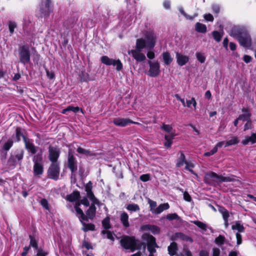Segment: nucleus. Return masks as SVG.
<instances>
[{"mask_svg":"<svg viewBox=\"0 0 256 256\" xmlns=\"http://www.w3.org/2000/svg\"><path fill=\"white\" fill-rule=\"evenodd\" d=\"M230 36L236 38L240 44L246 48L252 46V38L246 29L242 26H234L232 28Z\"/></svg>","mask_w":256,"mask_h":256,"instance_id":"1","label":"nucleus"},{"mask_svg":"<svg viewBox=\"0 0 256 256\" xmlns=\"http://www.w3.org/2000/svg\"><path fill=\"white\" fill-rule=\"evenodd\" d=\"M42 150L40 149V152L34 156L32 162H34L33 174L36 178H40L44 172Z\"/></svg>","mask_w":256,"mask_h":256,"instance_id":"2","label":"nucleus"},{"mask_svg":"<svg viewBox=\"0 0 256 256\" xmlns=\"http://www.w3.org/2000/svg\"><path fill=\"white\" fill-rule=\"evenodd\" d=\"M120 243L123 248L130 250L131 252L140 249L142 246L140 242L136 240L134 237L127 236H123L122 238Z\"/></svg>","mask_w":256,"mask_h":256,"instance_id":"3","label":"nucleus"},{"mask_svg":"<svg viewBox=\"0 0 256 256\" xmlns=\"http://www.w3.org/2000/svg\"><path fill=\"white\" fill-rule=\"evenodd\" d=\"M144 48L145 45L142 38H138L136 41V49L128 50V53L131 54L137 62H140L146 58L145 55L141 52Z\"/></svg>","mask_w":256,"mask_h":256,"instance_id":"4","label":"nucleus"},{"mask_svg":"<svg viewBox=\"0 0 256 256\" xmlns=\"http://www.w3.org/2000/svg\"><path fill=\"white\" fill-rule=\"evenodd\" d=\"M19 62L25 64L30 62V52L28 45L20 46L18 49Z\"/></svg>","mask_w":256,"mask_h":256,"instance_id":"5","label":"nucleus"},{"mask_svg":"<svg viewBox=\"0 0 256 256\" xmlns=\"http://www.w3.org/2000/svg\"><path fill=\"white\" fill-rule=\"evenodd\" d=\"M145 39L142 38L146 49H152L156 44L157 36L153 31L147 32L145 34Z\"/></svg>","mask_w":256,"mask_h":256,"instance_id":"6","label":"nucleus"},{"mask_svg":"<svg viewBox=\"0 0 256 256\" xmlns=\"http://www.w3.org/2000/svg\"><path fill=\"white\" fill-rule=\"evenodd\" d=\"M60 175V164L58 162H54L51 164L48 170V178L57 180Z\"/></svg>","mask_w":256,"mask_h":256,"instance_id":"7","label":"nucleus"},{"mask_svg":"<svg viewBox=\"0 0 256 256\" xmlns=\"http://www.w3.org/2000/svg\"><path fill=\"white\" fill-rule=\"evenodd\" d=\"M101 62L106 66H116V70L118 71H120L122 68V64L120 60H115L104 56L101 58Z\"/></svg>","mask_w":256,"mask_h":256,"instance_id":"8","label":"nucleus"},{"mask_svg":"<svg viewBox=\"0 0 256 256\" xmlns=\"http://www.w3.org/2000/svg\"><path fill=\"white\" fill-rule=\"evenodd\" d=\"M68 167L70 169L72 173L75 172L78 170V162L72 150H69L68 152Z\"/></svg>","mask_w":256,"mask_h":256,"instance_id":"9","label":"nucleus"},{"mask_svg":"<svg viewBox=\"0 0 256 256\" xmlns=\"http://www.w3.org/2000/svg\"><path fill=\"white\" fill-rule=\"evenodd\" d=\"M148 64L150 66L149 75L152 77H156L159 75L160 72V65L158 61L152 62L149 60Z\"/></svg>","mask_w":256,"mask_h":256,"instance_id":"10","label":"nucleus"},{"mask_svg":"<svg viewBox=\"0 0 256 256\" xmlns=\"http://www.w3.org/2000/svg\"><path fill=\"white\" fill-rule=\"evenodd\" d=\"M60 150L56 147L50 146L48 148V158L52 162H58V159L60 156Z\"/></svg>","mask_w":256,"mask_h":256,"instance_id":"11","label":"nucleus"},{"mask_svg":"<svg viewBox=\"0 0 256 256\" xmlns=\"http://www.w3.org/2000/svg\"><path fill=\"white\" fill-rule=\"evenodd\" d=\"M220 175H218L214 172L206 174L204 177L206 183L212 184L214 182H220Z\"/></svg>","mask_w":256,"mask_h":256,"instance_id":"12","label":"nucleus"},{"mask_svg":"<svg viewBox=\"0 0 256 256\" xmlns=\"http://www.w3.org/2000/svg\"><path fill=\"white\" fill-rule=\"evenodd\" d=\"M24 141L26 149L32 154H36L38 151V147L34 145L32 140L24 136Z\"/></svg>","mask_w":256,"mask_h":256,"instance_id":"13","label":"nucleus"},{"mask_svg":"<svg viewBox=\"0 0 256 256\" xmlns=\"http://www.w3.org/2000/svg\"><path fill=\"white\" fill-rule=\"evenodd\" d=\"M113 123L116 126L122 127L126 126L130 124H140V123L133 122L128 118H114L113 120Z\"/></svg>","mask_w":256,"mask_h":256,"instance_id":"14","label":"nucleus"},{"mask_svg":"<svg viewBox=\"0 0 256 256\" xmlns=\"http://www.w3.org/2000/svg\"><path fill=\"white\" fill-rule=\"evenodd\" d=\"M92 183L90 181L85 186V190L86 192V195L88 198H89L92 202L94 204H99V201L97 200L93 192H92Z\"/></svg>","mask_w":256,"mask_h":256,"instance_id":"15","label":"nucleus"},{"mask_svg":"<svg viewBox=\"0 0 256 256\" xmlns=\"http://www.w3.org/2000/svg\"><path fill=\"white\" fill-rule=\"evenodd\" d=\"M176 54L177 63L180 66L185 65L189 60V58L186 56L183 55L178 52H176Z\"/></svg>","mask_w":256,"mask_h":256,"instance_id":"16","label":"nucleus"},{"mask_svg":"<svg viewBox=\"0 0 256 256\" xmlns=\"http://www.w3.org/2000/svg\"><path fill=\"white\" fill-rule=\"evenodd\" d=\"M96 204L92 203V204L91 206H90L86 212V214L85 215V216H86V220H88V218L92 220L94 218V217L96 216V208L94 206Z\"/></svg>","mask_w":256,"mask_h":256,"instance_id":"17","label":"nucleus"},{"mask_svg":"<svg viewBox=\"0 0 256 256\" xmlns=\"http://www.w3.org/2000/svg\"><path fill=\"white\" fill-rule=\"evenodd\" d=\"M128 215L124 212H120V218L121 223L124 228H128L130 226L128 222Z\"/></svg>","mask_w":256,"mask_h":256,"instance_id":"18","label":"nucleus"},{"mask_svg":"<svg viewBox=\"0 0 256 256\" xmlns=\"http://www.w3.org/2000/svg\"><path fill=\"white\" fill-rule=\"evenodd\" d=\"M244 145H246L249 143L254 144L256 143V134L252 133L250 136H246L242 142Z\"/></svg>","mask_w":256,"mask_h":256,"instance_id":"19","label":"nucleus"},{"mask_svg":"<svg viewBox=\"0 0 256 256\" xmlns=\"http://www.w3.org/2000/svg\"><path fill=\"white\" fill-rule=\"evenodd\" d=\"M50 0H44L43 1L41 6V12L42 14H46L49 12Z\"/></svg>","mask_w":256,"mask_h":256,"instance_id":"20","label":"nucleus"},{"mask_svg":"<svg viewBox=\"0 0 256 256\" xmlns=\"http://www.w3.org/2000/svg\"><path fill=\"white\" fill-rule=\"evenodd\" d=\"M80 206V204L79 202H76V205L74 206V208L78 216V217L81 220H86V216H85V214H84L82 210L79 208Z\"/></svg>","mask_w":256,"mask_h":256,"instance_id":"21","label":"nucleus"},{"mask_svg":"<svg viewBox=\"0 0 256 256\" xmlns=\"http://www.w3.org/2000/svg\"><path fill=\"white\" fill-rule=\"evenodd\" d=\"M168 254L170 256L175 255L178 250V246L176 243L175 242H172L168 246Z\"/></svg>","mask_w":256,"mask_h":256,"instance_id":"22","label":"nucleus"},{"mask_svg":"<svg viewBox=\"0 0 256 256\" xmlns=\"http://www.w3.org/2000/svg\"><path fill=\"white\" fill-rule=\"evenodd\" d=\"M170 208L169 204L168 203L160 204L158 208L154 210V214H160L164 210H168Z\"/></svg>","mask_w":256,"mask_h":256,"instance_id":"23","label":"nucleus"},{"mask_svg":"<svg viewBox=\"0 0 256 256\" xmlns=\"http://www.w3.org/2000/svg\"><path fill=\"white\" fill-rule=\"evenodd\" d=\"M144 238L147 240L148 245L156 246L157 248L158 247L156 244V238L148 234H144Z\"/></svg>","mask_w":256,"mask_h":256,"instance_id":"24","label":"nucleus"},{"mask_svg":"<svg viewBox=\"0 0 256 256\" xmlns=\"http://www.w3.org/2000/svg\"><path fill=\"white\" fill-rule=\"evenodd\" d=\"M164 64L168 66L172 62L173 58L168 52H164L162 54Z\"/></svg>","mask_w":256,"mask_h":256,"instance_id":"25","label":"nucleus"},{"mask_svg":"<svg viewBox=\"0 0 256 256\" xmlns=\"http://www.w3.org/2000/svg\"><path fill=\"white\" fill-rule=\"evenodd\" d=\"M80 197V194L78 192H74L66 196V200L70 202H72L78 200Z\"/></svg>","mask_w":256,"mask_h":256,"instance_id":"26","label":"nucleus"},{"mask_svg":"<svg viewBox=\"0 0 256 256\" xmlns=\"http://www.w3.org/2000/svg\"><path fill=\"white\" fill-rule=\"evenodd\" d=\"M242 112H245L244 114L240 115L238 118L239 120L246 121L248 119H250L251 114L250 112L245 108L242 109Z\"/></svg>","mask_w":256,"mask_h":256,"instance_id":"27","label":"nucleus"},{"mask_svg":"<svg viewBox=\"0 0 256 256\" xmlns=\"http://www.w3.org/2000/svg\"><path fill=\"white\" fill-rule=\"evenodd\" d=\"M17 162L14 156L11 155L8 160L7 166L9 168L13 169L15 168Z\"/></svg>","mask_w":256,"mask_h":256,"instance_id":"28","label":"nucleus"},{"mask_svg":"<svg viewBox=\"0 0 256 256\" xmlns=\"http://www.w3.org/2000/svg\"><path fill=\"white\" fill-rule=\"evenodd\" d=\"M70 111H72L74 113H77L79 112H82V109L80 108L78 106L74 107L72 106H70L62 110V113L66 114V112Z\"/></svg>","mask_w":256,"mask_h":256,"instance_id":"29","label":"nucleus"},{"mask_svg":"<svg viewBox=\"0 0 256 256\" xmlns=\"http://www.w3.org/2000/svg\"><path fill=\"white\" fill-rule=\"evenodd\" d=\"M174 238L176 239L179 238L183 240L190 241V242H192V239L190 237L185 235L182 232L176 233L174 235Z\"/></svg>","mask_w":256,"mask_h":256,"instance_id":"30","label":"nucleus"},{"mask_svg":"<svg viewBox=\"0 0 256 256\" xmlns=\"http://www.w3.org/2000/svg\"><path fill=\"white\" fill-rule=\"evenodd\" d=\"M24 155V151L22 150H17L15 152L14 154H12L18 162L22 160Z\"/></svg>","mask_w":256,"mask_h":256,"instance_id":"31","label":"nucleus"},{"mask_svg":"<svg viewBox=\"0 0 256 256\" xmlns=\"http://www.w3.org/2000/svg\"><path fill=\"white\" fill-rule=\"evenodd\" d=\"M195 28L196 30L199 32L205 33L206 32V26L200 22L196 23Z\"/></svg>","mask_w":256,"mask_h":256,"instance_id":"32","label":"nucleus"},{"mask_svg":"<svg viewBox=\"0 0 256 256\" xmlns=\"http://www.w3.org/2000/svg\"><path fill=\"white\" fill-rule=\"evenodd\" d=\"M174 136L170 135H166L164 136V138L166 140V142L164 144V146L169 148L171 146L172 144V140L174 139Z\"/></svg>","mask_w":256,"mask_h":256,"instance_id":"33","label":"nucleus"},{"mask_svg":"<svg viewBox=\"0 0 256 256\" xmlns=\"http://www.w3.org/2000/svg\"><path fill=\"white\" fill-rule=\"evenodd\" d=\"M219 212L222 214V218L224 220H228L230 214L228 210L222 206H220L218 208Z\"/></svg>","mask_w":256,"mask_h":256,"instance_id":"34","label":"nucleus"},{"mask_svg":"<svg viewBox=\"0 0 256 256\" xmlns=\"http://www.w3.org/2000/svg\"><path fill=\"white\" fill-rule=\"evenodd\" d=\"M188 162L185 160L184 154L183 152H181L180 156L178 160L176 166L178 167H180V166H183L184 164H186Z\"/></svg>","mask_w":256,"mask_h":256,"instance_id":"35","label":"nucleus"},{"mask_svg":"<svg viewBox=\"0 0 256 256\" xmlns=\"http://www.w3.org/2000/svg\"><path fill=\"white\" fill-rule=\"evenodd\" d=\"M102 234L104 236V238H107L110 240L112 241L114 240L113 234L112 232L109 230H103L102 231Z\"/></svg>","mask_w":256,"mask_h":256,"instance_id":"36","label":"nucleus"},{"mask_svg":"<svg viewBox=\"0 0 256 256\" xmlns=\"http://www.w3.org/2000/svg\"><path fill=\"white\" fill-rule=\"evenodd\" d=\"M192 222L202 230L205 232L207 230L208 226L206 224L198 220L192 221Z\"/></svg>","mask_w":256,"mask_h":256,"instance_id":"37","label":"nucleus"},{"mask_svg":"<svg viewBox=\"0 0 256 256\" xmlns=\"http://www.w3.org/2000/svg\"><path fill=\"white\" fill-rule=\"evenodd\" d=\"M126 209L131 212H137L140 210L139 206L136 204H129L126 206Z\"/></svg>","mask_w":256,"mask_h":256,"instance_id":"38","label":"nucleus"},{"mask_svg":"<svg viewBox=\"0 0 256 256\" xmlns=\"http://www.w3.org/2000/svg\"><path fill=\"white\" fill-rule=\"evenodd\" d=\"M232 228L233 230H237L239 232H243L244 230V228L242 224L238 222H236L235 224H234L232 226Z\"/></svg>","mask_w":256,"mask_h":256,"instance_id":"39","label":"nucleus"},{"mask_svg":"<svg viewBox=\"0 0 256 256\" xmlns=\"http://www.w3.org/2000/svg\"><path fill=\"white\" fill-rule=\"evenodd\" d=\"M236 180V176H223L220 175V182H234Z\"/></svg>","mask_w":256,"mask_h":256,"instance_id":"40","label":"nucleus"},{"mask_svg":"<svg viewBox=\"0 0 256 256\" xmlns=\"http://www.w3.org/2000/svg\"><path fill=\"white\" fill-rule=\"evenodd\" d=\"M80 80L82 82H88L90 80V76L88 73L82 72L80 74Z\"/></svg>","mask_w":256,"mask_h":256,"instance_id":"41","label":"nucleus"},{"mask_svg":"<svg viewBox=\"0 0 256 256\" xmlns=\"http://www.w3.org/2000/svg\"><path fill=\"white\" fill-rule=\"evenodd\" d=\"M82 224L84 226V228H82L83 230L85 232L88 231V230H94L95 226L92 224H86L85 223L82 222Z\"/></svg>","mask_w":256,"mask_h":256,"instance_id":"42","label":"nucleus"},{"mask_svg":"<svg viewBox=\"0 0 256 256\" xmlns=\"http://www.w3.org/2000/svg\"><path fill=\"white\" fill-rule=\"evenodd\" d=\"M30 239V247L32 246L35 248L36 250L38 248V242L34 236L31 235L29 236Z\"/></svg>","mask_w":256,"mask_h":256,"instance_id":"43","label":"nucleus"},{"mask_svg":"<svg viewBox=\"0 0 256 256\" xmlns=\"http://www.w3.org/2000/svg\"><path fill=\"white\" fill-rule=\"evenodd\" d=\"M196 57L197 60L202 64L206 60V56H204V54L200 52H197L196 54Z\"/></svg>","mask_w":256,"mask_h":256,"instance_id":"44","label":"nucleus"},{"mask_svg":"<svg viewBox=\"0 0 256 256\" xmlns=\"http://www.w3.org/2000/svg\"><path fill=\"white\" fill-rule=\"evenodd\" d=\"M102 226L106 230L109 229L111 228L110 224V220L108 218H105L102 222Z\"/></svg>","mask_w":256,"mask_h":256,"instance_id":"45","label":"nucleus"},{"mask_svg":"<svg viewBox=\"0 0 256 256\" xmlns=\"http://www.w3.org/2000/svg\"><path fill=\"white\" fill-rule=\"evenodd\" d=\"M13 141L12 139H9L4 145L3 148L5 150H8L13 145Z\"/></svg>","mask_w":256,"mask_h":256,"instance_id":"46","label":"nucleus"},{"mask_svg":"<svg viewBox=\"0 0 256 256\" xmlns=\"http://www.w3.org/2000/svg\"><path fill=\"white\" fill-rule=\"evenodd\" d=\"M148 203L150 204V212L152 214H154V210H156V202L154 201V200H150V198H148Z\"/></svg>","mask_w":256,"mask_h":256,"instance_id":"47","label":"nucleus"},{"mask_svg":"<svg viewBox=\"0 0 256 256\" xmlns=\"http://www.w3.org/2000/svg\"><path fill=\"white\" fill-rule=\"evenodd\" d=\"M225 240V238L224 236L220 235L218 238L215 239V242L218 245L221 246L224 244Z\"/></svg>","mask_w":256,"mask_h":256,"instance_id":"48","label":"nucleus"},{"mask_svg":"<svg viewBox=\"0 0 256 256\" xmlns=\"http://www.w3.org/2000/svg\"><path fill=\"white\" fill-rule=\"evenodd\" d=\"M16 141L18 142L20 140V138L24 136L22 132V129L20 128H17L16 130Z\"/></svg>","mask_w":256,"mask_h":256,"instance_id":"49","label":"nucleus"},{"mask_svg":"<svg viewBox=\"0 0 256 256\" xmlns=\"http://www.w3.org/2000/svg\"><path fill=\"white\" fill-rule=\"evenodd\" d=\"M178 10H179L180 12V13H181V14H182V15H183V16H184L186 19H188V20H192V19H193L195 16H196V15H195L194 16H189V15L187 14L185 12H184V8H183L182 7H180V8H178Z\"/></svg>","mask_w":256,"mask_h":256,"instance_id":"50","label":"nucleus"},{"mask_svg":"<svg viewBox=\"0 0 256 256\" xmlns=\"http://www.w3.org/2000/svg\"><path fill=\"white\" fill-rule=\"evenodd\" d=\"M16 27V24L14 22H8V29L10 34H12L14 32V28Z\"/></svg>","mask_w":256,"mask_h":256,"instance_id":"51","label":"nucleus"},{"mask_svg":"<svg viewBox=\"0 0 256 256\" xmlns=\"http://www.w3.org/2000/svg\"><path fill=\"white\" fill-rule=\"evenodd\" d=\"M156 248H157L156 246L148 245V250L150 252L149 256H154V254L156 252Z\"/></svg>","mask_w":256,"mask_h":256,"instance_id":"52","label":"nucleus"},{"mask_svg":"<svg viewBox=\"0 0 256 256\" xmlns=\"http://www.w3.org/2000/svg\"><path fill=\"white\" fill-rule=\"evenodd\" d=\"M166 218L170 220H178L180 219V217L176 214L174 213V214H168L166 216Z\"/></svg>","mask_w":256,"mask_h":256,"instance_id":"53","label":"nucleus"},{"mask_svg":"<svg viewBox=\"0 0 256 256\" xmlns=\"http://www.w3.org/2000/svg\"><path fill=\"white\" fill-rule=\"evenodd\" d=\"M77 152L80 154H82L86 156L89 155L90 154V151L80 147L78 148Z\"/></svg>","mask_w":256,"mask_h":256,"instance_id":"54","label":"nucleus"},{"mask_svg":"<svg viewBox=\"0 0 256 256\" xmlns=\"http://www.w3.org/2000/svg\"><path fill=\"white\" fill-rule=\"evenodd\" d=\"M214 38L216 42H220L222 38V36L220 33L218 31H214L212 32Z\"/></svg>","mask_w":256,"mask_h":256,"instance_id":"55","label":"nucleus"},{"mask_svg":"<svg viewBox=\"0 0 256 256\" xmlns=\"http://www.w3.org/2000/svg\"><path fill=\"white\" fill-rule=\"evenodd\" d=\"M150 231H151L154 234H156L160 233V228L156 226L152 225L150 228Z\"/></svg>","mask_w":256,"mask_h":256,"instance_id":"56","label":"nucleus"},{"mask_svg":"<svg viewBox=\"0 0 256 256\" xmlns=\"http://www.w3.org/2000/svg\"><path fill=\"white\" fill-rule=\"evenodd\" d=\"M41 205L46 210H48V203L46 199L43 198L40 200Z\"/></svg>","mask_w":256,"mask_h":256,"instance_id":"57","label":"nucleus"},{"mask_svg":"<svg viewBox=\"0 0 256 256\" xmlns=\"http://www.w3.org/2000/svg\"><path fill=\"white\" fill-rule=\"evenodd\" d=\"M36 250V256H46L48 255V252H45L42 248H38Z\"/></svg>","mask_w":256,"mask_h":256,"instance_id":"58","label":"nucleus"},{"mask_svg":"<svg viewBox=\"0 0 256 256\" xmlns=\"http://www.w3.org/2000/svg\"><path fill=\"white\" fill-rule=\"evenodd\" d=\"M150 176L149 174H144L140 176V179L142 182H147L150 180Z\"/></svg>","mask_w":256,"mask_h":256,"instance_id":"59","label":"nucleus"},{"mask_svg":"<svg viewBox=\"0 0 256 256\" xmlns=\"http://www.w3.org/2000/svg\"><path fill=\"white\" fill-rule=\"evenodd\" d=\"M77 202H79L80 204H82L86 206H88L90 204L88 198L86 197H84L82 199L80 200V201H78Z\"/></svg>","mask_w":256,"mask_h":256,"instance_id":"60","label":"nucleus"},{"mask_svg":"<svg viewBox=\"0 0 256 256\" xmlns=\"http://www.w3.org/2000/svg\"><path fill=\"white\" fill-rule=\"evenodd\" d=\"M228 144L230 146L235 144L238 142V138L236 136L232 137L230 140H228Z\"/></svg>","mask_w":256,"mask_h":256,"instance_id":"61","label":"nucleus"},{"mask_svg":"<svg viewBox=\"0 0 256 256\" xmlns=\"http://www.w3.org/2000/svg\"><path fill=\"white\" fill-rule=\"evenodd\" d=\"M162 128L168 132H170L172 130V127L170 124H164L162 127Z\"/></svg>","mask_w":256,"mask_h":256,"instance_id":"62","label":"nucleus"},{"mask_svg":"<svg viewBox=\"0 0 256 256\" xmlns=\"http://www.w3.org/2000/svg\"><path fill=\"white\" fill-rule=\"evenodd\" d=\"M170 2L168 0H165L163 2V6L166 10H170Z\"/></svg>","mask_w":256,"mask_h":256,"instance_id":"63","label":"nucleus"},{"mask_svg":"<svg viewBox=\"0 0 256 256\" xmlns=\"http://www.w3.org/2000/svg\"><path fill=\"white\" fill-rule=\"evenodd\" d=\"M82 246L84 247L87 250H90V249H92L93 248L91 246V244L88 242H86L85 240H83V242H82Z\"/></svg>","mask_w":256,"mask_h":256,"instance_id":"64","label":"nucleus"}]
</instances>
